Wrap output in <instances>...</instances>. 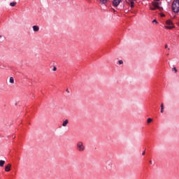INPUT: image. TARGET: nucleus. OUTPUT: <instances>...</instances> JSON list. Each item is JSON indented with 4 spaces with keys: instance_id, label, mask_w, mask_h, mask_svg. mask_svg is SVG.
<instances>
[{
    "instance_id": "1",
    "label": "nucleus",
    "mask_w": 179,
    "mask_h": 179,
    "mask_svg": "<svg viewBox=\"0 0 179 179\" xmlns=\"http://www.w3.org/2000/svg\"><path fill=\"white\" fill-rule=\"evenodd\" d=\"M172 10L174 13H178L179 12V0H173L172 3Z\"/></svg>"
},
{
    "instance_id": "2",
    "label": "nucleus",
    "mask_w": 179,
    "mask_h": 179,
    "mask_svg": "<svg viewBox=\"0 0 179 179\" xmlns=\"http://www.w3.org/2000/svg\"><path fill=\"white\" fill-rule=\"evenodd\" d=\"M85 145H83V143L82 141H79L77 143V150L78 152H83L85 150Z\"/></svg>"
},
{
    "instance_id": "3",
    "label": "nucleus",
    "mask_w": 179,
    "mask_h": 179,
    "mask_svg": "<svg viewBox=\"0 0 179 179\" xmlns=\"http://www.w3.org/2000/svg\"><path fill=\"white\" fill-rule=\"evenodd\" d=\"M164 27L167 30H171V29H174L176 27L173 23H165Z\"/></svg>"
},
{
    "instance_id": "4",
    "label": "nucleus",
    "mask_w": 179,
    "mask_h": 179,
    "mask_svg": "<svg viewBox=\"0 0 179 179\" xmlns=\"http://www.w3.org/2000/svg\"><path fill=\"white\" fill-rule=\"evenodd\" d=\"M162 3H159V2H157V3H154V8H151L152 10H155V9H159L160 10H163V8H162L160 6Z\"/></svg>"
},
{
    "instance_id": "5",
    "label": "nucleus",
    "mask_w": 179,
    "mask_h": 179,
    "mask_svg": "<svg viewBox=\"0 0 179 179\" xmlns=\"http://www.w3.org/2000/svg\"><path fill=\"white\" fill-rule=\"evenodd\" d=\"M135 0H126V2L127 3H130L131 4V8H134L135 3H134Z\"/></svg>"
},
{
    "instance_id": "6",
    "label": "nucleus",
    "mask_w": 179,
    "mask_h": 179,
    "mask_svg": "<svg viewBox=\"0 0 179 179\" xmlns=\"http://www.w3.org/2000/svg\"><path fill=\"white\" fill-rule=\"evenodd\" d=\"M121 3V0H113V6L117 7Z\"/></svg>"
},
{
    "instance_id": "7",
    "label": "nucleus",
    "mask_w": 179,
    "mask_h": 179,
    "mask_svg": "<svg viewBox=\"0 0 179 179\" xmlns=\"http://www.w3.org/2000/svg\"><path fill=\"white\" fill-rule=\"evenodd\" d=\"M10 167H12V165L10 164H8L5 167V171H6V172L10 171Z\"/></svg>"
},
{
    "instance_id": "8",
    "label": "nucleus",
    "mask_w": 179,
    "mask_h": 179,
    "mask_svg": "<svg viewBox=\"0 0 179 179\" xmlns=\"http://www.w3.org/2000/svg\"><path fill=\"white\" fill-rule=\"evenodd\" d=\"M34 31H38L40 30V27L37 25H34L32 27Z\"/></svg>"
},
{
    "instance_id": "9",
    "label": "nucleus",
    "mask_w": 179,
    "mask_h": 179,
    "mask_svg": "<svg viewBox=\"0 0 179 179\" xmlns=\"http://www.w3.org/2000/svg\"><path fill=\"white\" fill-rule=\"evenodd\" d=\"M68 124H69V120H66L63 122L62 123V127H66V125H68Z\"/></svg>"
},
{
    "instance_id": "10",
    "label": "nucleus",
    "mask_w": 179,
    "mask_h": 179,
    "mask_svg": "<svg viewBox=\"0 0 179 179\" xmlns=\"http://www.w3.org/2000/svg\"><path fill=\"white\" fill-rule=\"evenodd\" d=\"M3 164H5V161L0 160V167H3Z\"/></svg>"
},
{
    "instance_id": "11",
    "label": "nucleus",
    "mask_w": 179,
    "mask_h": 179,
    "mask_svg": "<svg viewBox=\"0 0 179 179\" xmlns=\"http://www.w3.org/2000/svg\"><path fill=\"white\" fill-rule=\"evenodd\" d=\"M164 106L163 105V103L161 104V113H164Z\"/></svg>"
},
{
    "instance_id": "12",
    "label": "nucleus",
    "mask_w": 179,
    "mask_h": 179,
    "mask_svg": "<svg viewBox=\"0 0 179 179\" xmlns=\"http://www.w3.org/2000/svg\"><path fill=\"white\" fill-rule=\"evenodd\" d=\"M10 83H15V80L13 79V77H10L9 80Z\"/></svg>"
},
{
    "instance_id": "13",
    "label": "nucleus",
    "mask_w": 179,
    "mask_h": 179,
    "mask_svg": "<svg viewBox=\"0 0 179 179\" xmlns=\"http://www.w3.org/2000/svg\"><path fill=\"white\" fill-rule=\"evenodd\" d=\"M152 121H153V120L152 118H148L147 120L148 124H150V122H152Z\"/></svg>"
},
{
    "instance_id": "14",
    "label": "nucleus",
    "mask_w": 179,
    "mask_h": 179,
    "mask_svg": "<svg viewBox=\"0 0 179 179\" xmlns=\"http://www.w3.org/2000/svg\"><path fill=\"white\" fill-rule=\"evenodd\" d=\"M10 5L11 6H16V3H15V2H11V3H10Z\"/></svg>"
},
{
    "instance_id": "15",
    "label": "nucleus",
    "mask_w": 179,
    "mask_h": 179,
    "mask_svg": "<svg viewBox=\"0 0 179 179\" xmlns=\"http://www.w3.org/2000/svg\"><path fill=\"white\" fill-rule=\"evenodd\" d=\"M108 0H100V1L103 3H107Z\"/></svg>"
},
{
    "instance_id": "16",
    "label": "nucleus",
    "mask_w": 179,
    "mask_h": 179,
    "mask_svg": "<svg viewBox=\"0 0 179 179\" xmlns=\"http://www.w3.org/2000/svg\"><path fill=\"white\" fill-rule=\"evenodd\" d=\"M118 62L120 65H122V64H124V62H122V60H119Z\"/></svg>"
},
{
    "instance_id": "17",
    "label": "nucleus",
    "mask_w": 179,
    "mask_h": 179,
    "mask_svg": "<svg viewBox=\"0 0 179 179\" xmlns=\"http://www.w3.org/2000/svg\"><path fill=\"white\" fill-rule=\"evenodd\" d=\"M166 23H173V21H171V20H168L166 21Z\"/></svg>"
},
{
    "instance_id": "18",
    "label": "nucleus",
    "mask_w": 179,
    "mask_h": 179,
    "mask_svg": "<svg viewBox=\"0 0 179 179\" xmlns=\"http://www.w3.org/2000/svg\"><path fill=\"white\" fill-rule=\"evenodd\" d=\"M173 71H174L176 72V73H177V69H176V67H174V68L173 69Z\"/></svg>"
},
{
    "instance_id": "19",
    "label": "nucleus",
    "mask_w": 179,
    "mask_h": 179,
    "mask_svg": "<svg viewBox=\"0 0 179 179\" xmlns=\"http://www.w3.org/2000/svg\"><path fill=\"white\" fill-rule=\"evenodd\" d=\"M152 23H157V20H156V19L153 20Z\"/></svg>"
},
{
    "instance_id": "20",
    "label": "nucleus",
    "mask_w": 179,
    "mask_h": 179,
    "mask_svg": "<svg viewBox=\"0 0 179 179\" xmlns=\"http://www.w3.org/2000/svg\"><path fill=\"white\" fill-rule=\"evenodd\" d=\"M52 71H53L54 72H55V71H57V67L53 68V69H52Z\"/></svg>"
},
{
    "instance_id": "21",
    "label": "nucleus",
    "mask_w": 179,
    "mask_h": 179,
    "mask_svg": "<svg viewBox=\"0 0 179 179\" xmlns=\"http://www.w3.org/2000/svg\"><path fill=\"white\" fill-rule=\"evenodd\" d=\"M142 155H143V156H145V151L143 152Z\"/></svg>"
},
{
    "instance_id": "22",
    "label": "nucleus",
    "mask_w": 179,
    "mask_h": 179,
    "mask_svg": "<svg viewBox=\"0 0 179 179\" xmlns=\"http://www.w3.org/2000/svg\"><path fill=\"white\" fill-rule=\"evenodd\" d=\"M66 92H67L68 93H69V90H66Z\"/></svg>"
},
{
    "instance_id": "23",
    "label": "nucleus",
    "mask_w": 179,
    "mask_h": 179,
    "mask_svg": "<svg viewBox=\"0 0 179 179\" xmlns=\"http://www.w3.org/2000/svg\"><path fill=\"white\" fill-rule=\"evenodd\" d=\"M168 48V45H165V48Z\"/></svg>"
},
{
    "instance_id": "24",
    "label": "nucleus",
    "mask_w": 179,
    "mask_h": 179,
    "mask_svg": "<svg viewBox=\"0 0 179 179\" xmlns=\"http://www.w3.org/2000/svg\"><path fill=\"white\" fill-rule=\"evenodd\" d=\"M154 1H157H157H160V0H154Z\"/></svg>"
},
{
    "instance_id": "25",
    "label": "nucleus",
    "mask_w": 179,
    "mask_h": 179,
    "mask_svg": "<svg viewBox=\"0 0 179 179\" xmlns=\"http://www.w3.org/2000/svg\"><path fill=\"white\" fill-rule=\"evenodd\" d=\"M150 164H152V161H150Z\"/></svg>"
},
{
    "instance_id": "26",
    "label": "nucleus",
    "mask_w": 179,
    "mask_h": 179,
    "mask_svg": "<svg viewBox=\"0 0 179 179\" xmlns=\"http://www.w3.org/2000/svg\"><path fill=\"white\" fill-rule=\"evenodd\" d=\"M0 38H1V35H0Z\"/></svg>"
}]
</instances>
